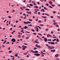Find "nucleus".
<instances>
[{
    "label": "nucleus",
    "instance_id": "obj_30",
    "mask_svg": "<svg viewBox=\"0 0 60 60\" xmlns=\"http://www.w3.org/2000/svg\"><path fill=\"white\" fill-rule=\"evenodd\" d=\"M53 7H55V5H53V4H52L51 5Z\"/></svg>",
    "mask_w": 60,
    "mask_h": 60
},
{
    "label": "nucleus",
    "instance_id": "obj_25",
    "mask_svg": "<svg viewBox=\"0 0 60 60\" xmlns=\"http://www.w3.org/2000/svg\"><path fill=\"white\" fill-rule=\"evenodd\" d=\"M46 5H47V6H49V4L48 3H46L45 4Z\"/></svg>",
    "mask_w": 60,
    "mask_h": 60
},
{
    "label": "nucleus",
    "instance_id": "obj_40",
    "mask_svg": "<svg viewBox=\"0 0 60 60\" xmlns=\"http://www.w3.org/2000/svg\"><path fill=\"white\" fill-rule=\"evenodd\" d=\"M18 37H19V38H20V37H21V35H19L18 36Z\"/></svg>",
    "mask_w": 60,
    "mask_h": 60
},
{
    "label": "nucleus",
    "instance_id": "obj_29",
    "mask_svg": "<svg viewBox=\"0 0 60 60\" xmlns=\"http://www.w3.org/2000/svg\"><path fill=\"white\" fill-rule=\"evenodd\" d=\"M31 31H32L33 32H35V31L33 29H32L31 30Z\"/></svg>",
    "mask_w": 60,
    "mask_h": 60
},
{
    "label": "nucleus",
    "instance_id": "obj_10",
    "mask_svg": "<svg viewBox=\"0 0 60 60\" xmlns=\"http://www.w3.org/2000/svg\"><path fill=\"white\" fill-rule=\"evenodd\" d=\"M49 3L50 4H52L53 3V2H52L51 1L49 2Z\"/></svg>",
    "mask_w": 60,
    "mask_h": 60
},
{
    "label": "nucleus",
    "instance_id": "obj_46",
    "mask_svg": "<svg viewBox=\"0 0 60 60\" xmlns=\"http://www.w3.org/2000/svg\"><path fill=\"white\" fill-rule=\"evenodd\" d=\"M8 18H9V19H11V17L10 16H8Z\"/></svg>",
    "mask_w": 60,
    "mask_h": 60
},
{
    "label": "nucleus",
    "instance_id": "obj_36",
    "mask_svg": "<svg viewBox=\"0 0 60 60\" xmlns=\"http://www.w3.org/2000/svg\"><path fill=\"white\" fill-rule=\"evenodd\" d=\"M22 8H23V9H26V7H24V6H23L22 7Z\"/></svg>",
    "mask_w": 60,
    "mask_h": 60
},
{
    "label": "nucleus",
    "instance_id": "obj_38",
    "mask_svg": "<svg viewBox=\"0 0 60 60\" xmlns=\"http://www.w3.org/2000/svg\"><path fill=\"white\" fill-rule=\"evenodd\" d=\"M15 56H16V57H17V56H18V55L17 54H15Z\"/></svg>",
    "mask_w": 60,
    "mask_h": 60
},
{
    "label": "nucleus",
    "instance_id": "obj_48",
    "mask_svg": "<svg viewBox=\"0 0 60 60\" xmlns=\"http://www.w3.org/2000/svg\"><path fill=\"white\" fill-rule=\"evenodd\" d=\"M29 2L30 3L31 2H32V0H30L29 1Z\"/></svg>",
    "mask_w": 60,
    "mask_h": 60
},
{
    "label": "nucleus",
    "instance_id": "obj_62",
    "mask_svg": "<svg viewBox=\"0 0 60 60\" xmlns=\"http://www.w3.org/2000/svg\"><path fill=\"white\" fill-rule=\"evenodd\" d=\"M38 22H39V23H40L41 22V20H39L38 21Z\"/></svg>",
    "mask_w": 60,
    "mask_h": 60
},
{
    "label": "nucleus",
    "instance_id": "obj_35",
    "mask_svg": "<svg viewBox=\"0 0 60 60\" xmlns=\"http://www.w3.org/2000/svg\"><path fill=\"white\" fill-rule=\"evenodd\" d=\"M56 51V50L54 49H53V52H55Z\"/></svg>",
    "mask_w": 60,
    "mask_h": 60
},
{
    "label": "nucleus",
    "instance_id": "obj_24",
    "mask_svg": "<svg viewBox=\"0 0 60 60\" xmlns=\"http://www.w3.org/2000/svg\"><path fill=\"white\" fill-rule=\"evenodd\" d=\"M9 52L10 53H11L12 52V51L11 50H10L9 51Z\"/></svg>",
    "mask_w": 60,
    "mask_h": 60
},
{
    "label": "nucleus",
    "instance_id": "obj_13",
    "mask_svg": "<svg viewBox=\"0 0 60 60\" xmlns=\"http://www.w3.org/2000/svg\"><path fill=\"white\" fill-rule=\"evenodd\" d=\"M51 44L54 45V44H55V42H51Z\"/></svg>",
    "mask_w": 60,
    "mask_h": 60
},
{
    "label": "nucleus",
    "instance_id": "obj_3",
    "mask_svg": "<svg viewBox=\"0 0 60 60\" xmlns=\"http://www.w3.org/2000/svg\"><path fill=\"white\" fill-rule=\"evenodd\" d=\"M34 55L36 56H40V54L39 53L34 54Z\"/></svg>",
    "mask_w": 60,
    "mask_h": 60
},
{
    "label": "nucleus",
    "instance_id": "obj_18",
    "mask_svg": "<svg viewBox=\"0 0 60 60\" xmlns=\"http://www.w3.org/2000/svg\"><path fill=\"white\" fill-rule=\"evenodd\" d=\"M29 5L30 6H33V5L32 4H30Z\"/></svg>",
    "mask_w": 60,
    "mask_h": 60
},
{
    "label": "nucleus",
    "instance_id": "obj_54",
    "mask_svg": "<svg viewBox=\"0 0 60 60\" xmlns=\"http://www.w3.org/2000/svg\"><path fill=\"white\" fill-rule=\"evenodd\" d=\"M23 19H26V17H23Z\"/></svg>",
    "mask_w": 60,
    "mask_h": 60
},
{
    "label": "nucleus",
    "instance_id": "obj_58",
    "mask_svg": "<svg viewBox=\"0 0 60 60\" xmlns=\"http://www.w3.org/2000/svg\"><path fill=\"white\" fill-rule=\"evenodd\" d=\"M2 48H4V45H3L2 46Z\"/></svg>",
    "mask_w": 60,
    "mask_h": 60
},
{
    "label": "nucleus",
    "instance_id": "obj_57",
    "mask_svg": "<svg viewBox=\"0 0 60 60\" xmlns=\"http://www.w3.org/2000/svg\"><path fill=\"white\" fill-rule=\"evenodd\" d=\"M6 20H6V19H5V20L4 21V22H6Z\"/></svg>",
    "mask_w": 60,
    "mask_h": 60
},
{
    "label": "nucleus",
    "instance_id": "obj_16",
    "mask_svg": "<svg viewBox=\"0 0 60 60\" xmlns=\"http://www.w3.org/2000/svg\"><path fill=\"white\" fill-rule=\"evenodd\" d=\"M44 9H45L46 10H48V8H46L45 7H44Z\"/></svg>",
    "mask_w": 60,
    "mask_h": 60
},
{
    "label": "nucleus",
    "instance_id": "obj_26",
    "mask_svg": "<svg viewBox=\"0 0 60 60\" xmlns=\"http://www.w3.org/2000/svg\"><path fill=\"white\" fill-rule=\"evenodd\" d=\"M49 8H51L52 9V8H53L51 6H49Z\"/></svg>",
    "mask_w": 60,
    "mask_h": 60
},
{
    "label": "nucleus",
    "instance_id": "obj_34",
    "mask_svg": "<svg viewBox=\"0 0 60 60\" xmlns=\"http://www.w3.org/2000/svg\"><path fill=\"white\" fill-rule=\"evenodd\" d=\"M52 38L53 37L54 38H57L56 37H52Z\"/></svg>",
    "mask_w": 60,
    "mask_h": 60
},
{
    "label": "nucleus",
    "instance_id": "obj_39",
    "mask_svg": "<svg viewBox=\"0 0 60 60\" xmlns=\"http://www.w3.org/2000/svg\"><path fill=\"white\" fill-rule=\"evenodd\" d=\"M33 34H35V35H36V34H36V33H33Z\"/></svg>",
    "mask_w": 60,
    "mask_h": 60
},
{
    "label": "nucleus",
    "instance_id": "obj_20",
    "mask_svg": "<svg viewBox=\"0 0 60 60\" xmlns=\"http://www.w3.org/2000/svg\"><path fill=\"white\" fill-rule=\"evenodd\" d=\"M51 47H52V49H55V47L54 46H51Z\"/></svg>",
    "mask_w": 60,
    "mask_h": 60
},
{
    "label": "nucleus",
    "instance_id": "obj_32",
    "mask_svg": "<svg viewBox=\"0 0 60 60\" xmlns=\"http://www.w3.org/2000/svg\"><path fill=\"white\" fill-rule=\"evenodd\" d=\"M56 26L57 27H59V26L57 25H56Z\"/></svg>",
    "mask_w": 60,
    "mask_h": 60
},
{
    "label": "nucleus",
    "instance_id": "obj_63",
    "mask_svg": "<svg viewBox=\"0 0 60 60\" xmlns=\"http://www.w3.org/2000/svg\"><path fill=\"white\" fill-rule=\"evenodd\" d=\"M26 54H27L26 53H24V54L25 55H26Z\"/></svg>",
    "mask_w": 60,
    "mask_h": 60
},
{
    "label": "nucleus",
    "instance_id": "obj_47",
    "mask_svg": "<svg viewBox=\"0 0 60 60\" xmlns=\"http://www.w3.org/2000/svg\"><path fill=\"white\" fill-rule=\"evenodd\" d=\"M40 26H43V24L41 25V24H40Z\"/></svg>",
    "mask_w": 60,
    "mask_h": 60
},
{
    "label": "nucleus",
    "instance_id": "obj_23",
    "mask_svg": "<svg viewBox=\"0 0 60 60\" xmlns=\"http://www.w3.org/2000/svg\"><path fill=\"white\" fill-rule=\"evenodd\" d=\"M42 18H46V16H42Z\"/></svg>",
    "mask_w": 60,
    "mask_h": 60
},
{
    "label": "nucleus",
    "instance_id": "obj_14",
    "mask_svg": "<svg viewBox=\"0 0 60 60\" xmlns=\"http://www.w3.org/2000/svg\"><path fill=\"white\" fill-rule=\"evenodd\" d=\"M37 48H39L40 49L41 48V46H40V45H38L37 46Z\"/></svg>",
    "mask_w": 60,
    "mask_h": 60
},
{
    "label": "nucleus",
    "instance_id": "obj_43",
    "mask_svg": "<svg viewBox=\"0 0 60 60\" xmlns=\"http://www.w3.org/2000/svg\"><path fill=\"white\" fill-rule=\"evenodd\" d=\"M29 37H27L26 38V39H29Z\"/></svg>",
    "mask_w": 60,
    "mask_h": 60
},
{
    "label": "nucleus",
    "instance_id": "obj_64",
    "mask_svg": "<svg viewBox=\"0 0 60 60\" xmlns=\"http://www.w3.org/2000/svg\"><path fill=\"white\" fill-rule=\"evenodd\" d=\"M2 19L3 20H4V17H2Z\"/></svg>",
    "mask_w": 60,
    "mask_h": 60
},
{
    "label": "nucleus",
    "instance_id": "obj_56",
    "mask_svg": "<svg viewBox=\"0 0 60 60\" xmlns=\"http://www.w3.org/2000/svg\"><path fill=\"white\" fill-rule=\"evenodd\" d=\"M15 22L16 23H18V21H16V22Z\"/></svg>",
    "mask_w": 60,
    "mask_h": 60
},
{
    "label": "nucleus",
    "instance_id": "obj_11",
    "mask_svg": "<svg viewBox=\"0 0 60 60\" xmlns=\"http://www.w3.org/2000/svg\"><path fill=\"white\" fill-rule=\"evenodd\" d=\"M23 23L26 25H27V22L25 21H24L23 22Z\"/></svg>",
    "mask_w": 60,
    "mask_h": 60
},
{
    "label": "nucleus",
    "instance_id": "obj_7",
    "mask_svg": "<svg viewBox=\"0 0 60 60\" xmlns=\"http://www.w3.org/2000/svg\"><path fill=\"white\" fill-rule=\"evenodd\" d=\"M41 11H42L43 12H45V10H44V9H42L41 10Z\"/></svg>",
    "mask_w": 60,
    "mask_h": 60
},
{
    "label": "nucleus",
    "instance_id": "obj_9",
    "mask_svg": "<svg viewBox=\"0 0 60 60\" xmlns=\"http://www.w3.org/2000/svg\"><path fill=\"white\" fill-rule=\"evenodd\" d=\"M44 41L45 42H47V39L46 38H44Z\"/></svg>",
    "mask_w": 60,
    "mask_h": 60
},
{
    "label": "nucleus",
    "instance_id": "obj_45",
    "mask_svg": "<svg viewBox=\"0 0 60 60\" xmlns=\"http://www.w3.org/2000/svg\"><path fill=\"white\" fill-rule=\"evenodd\" d=\"M27 23H28L29 24H30V23H31V22H27Z\"/></svg>",
    "mask_w": 60,
    "mask_h": 60
},
{
    "label": "nucleus",
    "instance_id": "obj_59",
    "mask_svg": "<svg viewBox=\"0 0 60 60\" xmlns=\"http://www.w3.org/2000/svg\"><path fill=\"white\" fill-rule=\"evenodd\" d=\"M48 29H47L45 30V31H48Z\"/></svg>",
    "mask_w": 60,
    "mask_h": 60
},
{
    "label": "nucleus",
    "instance_id": "obj_21",
    "mask_svg": "<svg viewBox=\"0 0 60 60\" xmlns=\"http://www.w3.org/2000/svg\"><path fill=\"white\" fill-rule=\"evenodd\" d=\"M53 24L54 25H55L56 24H57V23L56 22H54V23Z\"/></svg>",
    "mask_w": 60,
    "mask_h": 60
},
{
    "label": "nucleus",
    "instance_id": "obj_42",
    "mask_svg": "<svg viewBox=\"0 0 60 60\" xmlns=\"http://www.w3.org/2000/svg\"><path fill=\"white\" fill-rule=\"evenodd\" d=\"M48 41H51V39H48Z\"/></svg>",
    "mask_w": 60,
    "mask_h": 60
},
{
    "label": "nucleus",
    "instance_id": "obj_33",
    "mask_svg": "<svg viewBox=\"0 0 60 60\" xmlns=\"http://www.w3.org/2000/svg\"><path fill=\"white\" fill-rule=\"evenodd\" d=\"M48 43L49 44H51V42H48Z\"/></svg>",
    "mask_w": 60,
    "mask_h": 60
},
{
    "label": "nucleus",
    "instance_id": "obj_41",
    "mask_svg": "<svg viewBox=\"0 0 60 60\" xmlns=\"http://www.w3.org/2000/svg\"><path fill=\"white\" fill-rule=\"evenodd\" d=\"M26 33H30V32H29L27 31H26Z\"/></svg>",
    "mask_w": 60,
    "mask_h": 60
},
{
    "label": "nucleus",
    "instance_id": "obj_6",
    "mask_svg": "<svg viewBox=\"0 0 60 60\" xmlns=\"http://www.w3.org/2000/svg\"><path fill=\"white\" fill-rule=\"evenodd\" d=\"M22 48H25V49H26V48H27V47H26V46H24V45H23L22 46Z\"/></svg>",
    "mask_w": 60,
    "mask_h": 60
},
{
    "label": "nucleus",
    "instance_id": "obj_1",
    "mask_svg": "<svg viewBox=\"0 0 60 60\" xmlns=\"http://www.w3.org/2000/svg\"><path fill=\"white\" fill-rule=\"evenodd\" d=\"M30 51L31 52H32L34 53H38V51H35L34 52L33 51V50H31Z\"/></svg>",
    "mask_w": 60,
    "mask_h": 60
},
{
    "label": "nucleus",
    "instance_id": "obj_19",
    "mask_svg": "<svg viewBox=\"0 0 60 60\" xmlns=\"http://www.w3.org/2000/svg\"><path fill=\"white\" fill-rule=\"evenodd\" d=\"M56 41H57L58 42H59V39H58V38H57L56 39Z\"/></svg>",
    "mask_w": 60,
    "mask_h": 60
},
{
    "label": "nucleus",
    "instance_id": "obj_15",
    "mask_svg": "<svg viewBox=\"0 0 60 60\" xmlns=\"http://www.w3.org/2000/svg\"><path fill=\"white\" fill-rule=\"evenodd\" d=\"M28 28V27L27 26H25L24 28L25 29H26V28Z\"/></svg>",
    "mask_w": 60,
    "mask_h": 60
},
{
    "label": "nucleus",
    "instance_id": "obj_31",
    "mask_svg": "<svg viewBox=\"0 0 60 60\" xmlns=\"http://www.w3.org/2000/svg\"><path fill=\"white\" fill-rule=\"evenodd\" d=\"M38 34H39V35H40V36H42V34H41L40 33H38Z\"/></svg>",
    "mask_w": 60,
    "mask_h": 60
},
{
    "label": "nucleus",
    "instance_id": "obj_22",
    "mask_svg": "<svg viewBox=\"0 0 60 60\" xmlns=\"http://www.w3.org/2000/svg\"><path fill=\"white\" fill-rule=\"evenodd\" d=\"M36 30L37 31V32H38L39 31V29L38 28H37L36 29Z\"/></svg>",
    "mask_w": 60,
    "mask_h": 60
},
{
    "label": "nucleus",
    "instance_id": "obj_4",
    "mask_svg": "<svg viewBox=\"0 0 60 60\" xmlns=\"http://www.w3.org/2000/svg\"><path fill=\"white\" fill-rule=\"evenodd\" d=\"M11 41H13V42H15V41H16L15 39L14 38H12L11 39Z\"/></svg>",
    "mask_w": 60,
    "mask_h": 60
},
{
    "label": "nucleus",
    "instance_id": "obj_8",
    "mask_svg": "<svg viewBox=\"0 0 60 60\" xmlns=\"http://www.w3.org/2000/svg\"><path fill=\"white\" fill-rule=\"evenodd\" d=\"M26 12L27 13H28V14H31V13L32 12L27 11Z\"/></svg>",
    "mask_w": 60,
    "mask_h": 60
},
{
    "label": "nucleus",
    "instance_id": "obj_17",
    "mask_svg": "<svg viewBox=\"0 0 60 60\" xmlns=\"http://www.w3.org/2000/svg\"><path fill=\"white\" fill-rule=\"evenodd\" d=\"M7 41L6 40H5L4 41V42L3 43V44H4V43H5Z\"/></svg>",
    "mask_w": 60,
    "mask_h": 60
},
{
    "label": "nucleus",
    "instance_id": "obj_37",
    "mask_svg": "<svg viewBox=\"0 0 60 60\" xmlns=\"http://www.w3.org/2000/svg\"><path fill=\"white\" fill-rule=\"evenodd\" d=\"M29 21H32V19H29Z\"/></svg>",
    "mask_w": 60,
    "mask_h": 60
},
{
    "label": "nucleus",
    "instance_id": "obj_61",
    "mask_svg": "<svg viewBox=\"0 0 60 60\" xmlns=\"http://www.w3.org/2000/svg\"><path fill=\"white\" fill-rule=\"evenodd\" d=\"M38 6H37V7H36V9H38Z\"/></svg>",
    "mask_w": 60,
    "mask_h": 60
},
{
    "label": "nucleus",
    "instance_id": "obj_55",
    "mask_svg": "<svg viewBox=\"0 0 60 60\" xmlns=\"http://www.w3.org/2000/svg\"><path fill=\"white\" fill-rule=\"evenodd\" d=\"M56 60H59V58H56Z\"/></svg>",
    "mask_w": 60,
    "mask_h": 60
},
{
    "label": "nucleus",
    "instance_id": "obj_49",
    "mask_svg": "<svg viewBox=\"0 0 60 60\" xmlns=\"http://www.w3.org/2000/svg\"><path fill=\"white\" fill-rule=\"evenodd\" d=\"M56 13V11H54L53 12V13L54 14Z\"/></svg>",
    "mask_w": 60,
    "mask_h": 60
},
{
    "label": "nucleus",
    "instance_id": "obj_5",
    "mask_svg": "<svg viewBox=\"0 0 60 60\" xmlns=\"http://www.w3.org/2000/svg\"><path fill=\"white\" fill-rule=\"evenodd\" d=\"M58 56H59V55L58 54H56L55 56L56 57H57Z\"/></svg>",
    "mask_w": 60,
    "mask_h": 60
},
{
    "label": "nucleus",
    "instance_id": "obj_44",
    "mask_svg": "<svg viewBox=\"0 0 60 60\" xmlns=\"http://www.w3.org/2000/svg\"><path fill=\"white\" fill-rule=\"evenodd\" d=\"M22 50H25V48L24 47H23L22 49Z\"/></svg>",
    "mask_w": 60,
    "mask_h": 60
},
{
    "label": "nucleus",
    "instance_id": "obj_60",
    "mask_svg": "<svg viewBox=\"0 0 60 60\" xmlns=\"http://www.w3.org/2000/svg\"><path fill=\"white\" fill-rule=\"evenodd\" d=\"M21 30H24V28H21Z\"/></svg>",
    "mask_w": 60,
    "mask_h": 60
},
{
    "label": "nucleus",
    "instance_id": "obj_2",
    "mask_svg": "<svg viewBox=\"0 0 60 60\" xmlns=\"http://www.w3.org/2000/svg\"><path fill=\"white\" fill-rule=\"evenodd\" d=\"M45 45L47 46V47H48V48L50 49H52V48L50 46H49L48 44H46Z\"/></svg>",
    "mask_w": 60,
    "mask_h": 60
},
{
    "label": "nucleus",
    "instance_id": "obj_12",
    "mask_svg": "<svg viewBox=\"0 0 60 60\" xmlns=\"http://www.w3.org/2000/svg\"><path fill=\"white\" fill-rule=\"evenodd\" d=\"M34 42H35V43H40L39 42H37L36 41H35Z\"/></svg>",
    "mask_w": 60,
    "mask_h": 60
},
{
    "label": "nucleus",
    "instance_id": "obj_51",
    "mask_svg": "<svg viewBox=\"0 0 60 60\" xmlns=\"http://www.w3.org/2000/svg\"><path fill=\"white\" fill-rule=\"evenodd\" d=\"M51 18H54V17L53 16H51Z\"/></svg>",
    "mask_w": 60,
    "mask_h": 60
},
{
    "label": "nucleus",
    "instance_id": "obj_50",
    "mask_svg": "<svg viewBox=\"0 0 60 60\" xmlns=\"http://www.w3.org/2000/svg\"><path fill=\"white\" fill-rule=\"evenodd\" d=\"M18 47L19 48V49H20V48H21V47H20V46H18Z\"/></svg>",
    "mask_w": 60,
    "mask_h": 60
},
{
    "label": "nucleus",
    "instance_id": "obj_27",
    "mask_svg": "<svg viewBox=\"0 0 60 60\" xmlns=\"http://www.w3.org/2000/svg\"><path fill=\"white\" fill-rule=\"evenodd\" d=\"M25 10L27 11H29V10H30V9H26Z\"/></svg>",
    "mask_w": 60,
    "mask_h": 60
},
{
    "label": "nucleus",
    "instance_id": "obj_28",
    "mask_svg": "<svg viewBox=\"0 0 60 60\" xmlns=\"http://www.w3.org/2000/svg\"><path fill=\"white\" fill-rule=\"evenodd\" d=\"M47 35H48V36H50V37H52V36L49 34H47Z\"/></svg>",
    "mask_w": 60,
    "mask_h": 60
},
{
    "label": "nucleus",
    "instance_id": "obj_52",
    "mask_svg": "<svg viewBox=\"0 0 60 60\" xmlns=\"http://www.w3.org/2000/svg\"><path fill=\"white\" fill-rule=\"evenodd\" d=\"M34 49L35 50H36V49H37V48H34Z\"/></svg>",
    "mask_w": 60,
    "mask_h": 60
},
{
    "label": "nucleus",
    "instance_id": "obj_53",
    "mask_svg": "<svg viewBox=\"0 0 60 60\" xmlns=\"http://www.w3.org/2000/svg\"><path fill=\"white\" fill-rule=\"evenodd\" d=\"M24 45H27V44L26 43H24Z\"/></svg>",
    "mask_w": 60,
    "mask_h": 60
}]
</instances>
